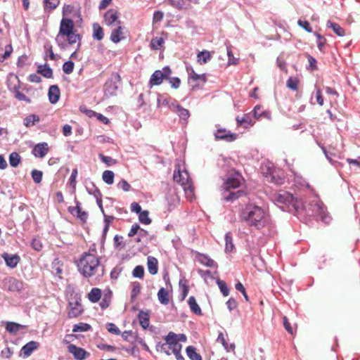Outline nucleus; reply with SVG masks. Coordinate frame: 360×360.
Wrapping results in <instances>:
<instances>
[{
    "mask_svg": "<svg viewBox=\"0 0 360 360\" xmlns=\"http://www.w3.org/2000/svg\"><path fill=\"white\" fill-rule=\"evenodd\" d=\"M78 271L83 276L99 281L103 276L104 266L101 263V258L96 255V250H89L83 252L77 262Z\"/></svg>",
    "mask_w": 360,
    "mask_h": 360,
    "instance_id": "1",
    "label": "nucleus"
},
{
    "mask_svg": "<svg viewBox=\"0 0 360 360\" xmlns=\"http://www.w3.org/2000/svg\"><path fill=\"white\" fill-rule=\"evenodd\" d=\"M239 220L249 227L262 229L269 222V215L259 205H248L239 213Z\"/></svg>",
    "mask_w": 360,
    "mask_h": 360,
    "instance_id": "2",
    "label": "nucleus"
},
{
    "mask_svg": "<svg viewBox=\"0 0 360 360\" xmlns=\"http://www.w3.org/2000/svg\"><path fill=\"white\" fill-rule=\"evenodd\" d=\"M174 181L179 184L185 193L187 199L193 200L195 198V188L184 163L176 162L173 172Z\"/></svg>",
    "mask_w": 360,
    "mask_h": 360,
    "instance_id": "3",
    "label": "nucleus"
},
{
    "mask_svg": "<svg viewBox=\"0 0 360 360\" xmlns=\"http://www.w3.org/2000/svg\"><path fill=\"white\" fill-rule=\"evenodd\" d=\"M242 179V176L237 173L233 177H229L224 181L223 184V188L224 190L223 198L226 201H233V200L238 199L239 196L245 193L243 191H230L231 189L239 188Z\"/></svg>",
    "mask_w": 360,
    "mask_h": 360,
    "instance_id": "4",
    "label": "nucleus"
},
{
    "mask_svg": "<svg viewBox=\"0 0 360 360\" xmlns=\"http://www.w3.org/2000/svg\"><path fill=\"white\" fill-rule=\"evenodd\" d=\"M273 200L278 204L286 205L289 210L290 207L294 210H298L301 205V202L295 199L292 193L288 191H280L273 195Z\"/></svg>",
    "mask_w": 360,
    "mask_h": 360,
    "instance_id": "5",
    "label": "nucleus"
},
{
    "mask_svg": "<svg viewBox=\"0 0 360 360\" xmlns=\"http://www.w3.org/2000/svg\"><path fill=\"white\" fill-rule=\"evenodd\" d=\"M75 28V22L70 18L63 17L59 26V32L56 37V41H59L61 37H66L67 40Z\"/></svg>",
    "mask_w": 360,
    "mask_h": 360,
    "instance_id": "6",
    "label": "nucleus"
},
{
    "mask_svg": "<svg viewBox=\"0 0 360 360\" xmlns=\"http://www.w3.org/2000/svg\"><path fill=\"white\" fill-rule=\"evenodd\" d=\"M172 71L169 67H165L162 70H155V72L151 75L149 79V84L150 86L153 85H159L162 83L163 79L168 77L170 75Z\"/></svg>",
    "mask_w": 360,
    "mask_h": 360,
    "instance_id": "7",
    "label": "nucleus"
},
{
    "mask_svg": "<svg viewBox=\"0 0 360 360\" xmlns=\"http://www.w3.org/2000/svg\"><path fill=\"white\" fill-rule=\"evenodd\" d=\"M104 22L108 26H116L120 23V13L115 8L107 10L103 15Z\"/></svg>",
    "mask_w": 360,
    "mask_h": 360,
    "instance_id": "8",
    "label": "nucleus"
},
{
    "mask_svg": "<svg viewBox=\"0 0 360 360\" xmlns=\"http://www.w3.org/2000/svg\"><path fill=\"white\" fill-rule=\"evenodd\" d=\"M68 210L70 213L72 214L73 215H75L82 223H86L87 219L89 218V213L86 212V211H84L82 210L80 201L76 200L75 206L69 207Z\"/></svg>",
    "mask_w": 360,
    "mask_h": 360,
    "instance_id": "9",
    "label": "nucleus"
},
{
    "mask_svg": "<svg viewBox=\"0 0 360 360\" xmlns=\"http://www.w3.org/2000/svg\"><path fill=\"white\" fill-rule=\"evenodd\" d=\"M165 340L166 342L165 345H168L169 349H172V353L175 354V352H177V349L179 348L178 335L173 333V331H170L168 335L165 337ZM165 345H162V347L164 348Z\"/></svg>",
    "mask_w": 360,
    "mask_h": 360,
    "instance_id": "10",
    "label": "nucleus"
},
{
    "mask_svg": "<svg viewBox=\"0 0 360 360\" xmlns=\"http://www.w3.org/2000/svg\"><path fill=\"white\" fill-rule=\"evenodd\" d=\"M68 350L77 360L85 359V358L89 357L90 355V353L86 349H83V347H77L75 345H68Z\"/></svg>",
    "mask_w": 360,
    "mask_h": 360,
    "instance_id": "11",
    "label": "nucleus"
},
{
    "mask_svg": "<svg viewBox=\"0 0 360 360\" xmlns=\"http://www.w3.org/2000/svg\"><path fill=\"white\" fill-rule=\"evenodd\" d=\"M49 150V146L47 142H40L33 148L32 154L36 156V158H43L46 155Z\"/></svg>",
    "mask_w": 360,
    "mask_h": 360,
    "instance_id": "12",
    "label": "nucleus"
},
{
    "mask_svg": "<svg viewBox=\"0 0 360 360\" xmlns=\"http://www.w3.org/2000/svg\"><path fill=\"white\" fill-rule=\"evenodd\" d=\"M186 71L188 75V82H201L204 84L207 80L206 74H197L192 67H187Z\"/></svg>",
    "mask_w": 360,
    "mask_h": 360,
    "instance_id": "13",
    "label": "nucleus"
},
{
    "mask_svg": "<svg viewBox=\"0 0 360 360\" xmlns=\"http://www.w3.org/2000/svg\"><path fill=\"white\" fill-rule=\"evenodd\" d=\"M214 136L216 139H219V140H225L228 141V142H231V141L236 140L237 138L236 134H233V132L229 131V130L224 129H217Z\"/></svg>",
    "mask_w": 360,
    "mask_h": 360,
    "instance_id": "14",
    "label": "nucleus"
},
{
    "mask_svg": "<svg viewBox=\"0 0 360 360\" xmlns=\"http://www.w3.org/2000/svg\"><path fill=\"white\" fill-rule=\"evenodd\" d=\"M83 312V308L79 302H70L68 306V316L69 318H77Z\"/></svg>",
    "mask_w": 360,
    "mask_h": 360,
    "instance_id": "15",
    "label": "nucleus"
},
{
    "mask_svg": "<svg viewBox=\"0 0 360 360\" xmlns=\"http://www.w3.org/2000/svg\"><path fill=\"white\" fill-rule=\"evenodd\" d=\"M171 4L179 10L191 8L192 4H199L200 0H169Z\"/></svg>",
    "mask_w": 360,
    "mask_h": 360,
    "instance_id": "16",
    "label": "nucleus"
},
{
    "mask_svg": "<svg viewBox=\"0 0 360 360\" xmlns=\"http://www.w3.org/2000/svg\"><path fill=\"white\" fill-rule=\"evenodd\" d=\"M48 96L50 103H56L60 98V89L57 84L49 87Z\"/></svg>",
    "mask_w": 360,
    "mask_h": 360,
    "instance_id": "17",
    "label": "nucleus"
},
{
    "mask_svg": "<svg viewBox=\"0 0 360 360\" xmlns=\"http://www.w3.org/2000/svg\"><path fill=\"white\" fill-rule=\"evenodd\" d=\"M110 38L114 43H119V41H120V40H122V38H124L123 28L122 26V22L120 19L119 24L116 25L115 29L112 30Z\"/></svg>",
    "mask_w": 360,
    "mask_h": 360,
    "instance_id": "18",
    "label": "nucleus"
},
{
    "mask_svg": "<svg viewBox=\"0 0 360 360\" xmlns=\"http://www.w3.org/2000/svg\"><path fill=\"white\" fill-rule=\"evenodd\" d=\"M1 257L5 260L6 264L11 267H15L20 261V257L18 255H10L4 252Z\"/></svg>",
    "mask_w": 360,
    "mask_h": 360,
    "instance_id": "19",
    "label": "nucleus"
},
{
    "mask_svg": "<svg viewBox=\"0 0 360 360\" xmlns=\"http://www.w3.org/2000/svg\"><path fill=\"white\" fill-rule=\"evenodd\" d=\"M158 260L155 257L148 256L147 257L148 271L150 274H156L158 271Z\"/></svg>",
    "mask_w": 360,
    "mask_h": 360,
    "instance_id": "20",
    "label": "nucleus"
},
{
    "mask_svg": "<svg viewBox=\"0 0 360 360\" xmlns=\"http://www.w3.org/2000/svg\"><path fill=\"white\" fill-rule=\"evenodd\" d=\"M92 37L94 39L102 40L104 38V30L98 22L92 24Z\"/></svg>",
    "mask_w": 360,
    "mask_h": 360,
    "instance_id": "21",
    "label": "nucleus"
},
{
    "mask_svg": "<svg viewBox=\"0 0 360 360\" xmlns=\"http://www.w3.org/2000/svg\"><path fill=\"white\" fill-rule=\"evenodd\" d=\"M102 297V290L99 288H93L89 292L87 297L91 302H99Z\"/></svg>",
    "mask_w": 360,
    "mask_h": 360,
    "instance_id": "22",
    "label": "nucleus"
},
{
    "mask_svg": "<svg viewBox=\"0 0 360 360\" xmlns=\"http://www.w3.org/2000/svg\"><path fill=\"white\" fill-rule=\"evenodd\" d=\"M82 38V35L79 34V33H77V31L75 27L74 30H71V34H70L68 39V42L70 45H73V44L78 43L77 49H79L81 46Z\"/></svg>",
    "mask_w": 360,
    "mask_h": 360,
    "instance_id": "23",
    "label": "nucleus"
},
{
    "mask_svg": "<svg viewBox=\"0 0 360 360\" xmlns=\"http://www.w3.org/2000/svg\"><path fill=\"white\" fill-rule=\"evenodd\" d=\"M158 297L160 304H168L170 300V296L168 290L165 288H160L158 292Z\"/></svg>",
    "mask_w": 360,
    "mask_h": 360,
    "instance_id": "24",
    "label": "nucleus"
},
{
    "mask_svg": "<svg viewBox=\"0 0 360 360\" xmlns=\"http://www.w3.org/2000/svg\"><path fill=\"white\" fill-rule=\"evenodd\" d=\"M197 259L199 261L201 264L206 265L207 266H217V264L215 263L214 260L210 258L207 255L205 254H198Z\"/></svg>",
    "mask_w": 360,
    "mask_h": 360,
    "instance_id": "25",
    "label": "nucleus"
},
{
    "mask_svg": "<svg viewBox=\"0 0 360 360\" xmlns=\"http://www.w3.org/2000/svg\"><path fill=\"white\" fill-rule=\"evenodd\" d=\"M37 72L42 75L44 77L51 79L53 77V71L49 65H39L37 67Z\"/></svg>",
    "mask_w": 360,
    "mask_h": 360,
    "instance_id": "26",
    "label": "nucleus"
},
{
    "mask_svg": "<svg viewBox=\"0 0 360 360\" xmlns=\"http://www.w3.org/2000/svg\"><path fill=\"white\" fill-rule=\"evenodd\" d=\"M39 345V343L36 342V341H30V342L27 343L25 345H23L22 348V352L24 356H30V354L33 352V350L36 349Z\"/></svg>",
    "mask_w": 360,
    "mask_h": 360,
    "instance_id": "27",
    "label": "nucleus"
},
{
    "mask_svg": "<svg viewBox=\"0 0 360 360\" xmlns=\"http://www.w3.org/2000/svg\"><path fill=\"white\" fill-rule=\"evenodd\" d=\"M138 318L141 326L143 328H148L150 325V315L146 311H141L138 314Z\"/></svg>",
    "mask_w": 360,
    "mask_h": 360,
    "instance_id": "28",
    "label": "nucleus"
},
{
    "mask_svg": "<svg viewBox=\"0 0 360 360\" xmlns=\"http://www.w3.org/2000/svg\"><path fill=\"white\" fill-rule=\"evenodd\" d=\"M13 49L11 44H7L3 47L0 46V61H5L12 53Z\"/></svg>",
    "mask_w": 360,
    "mask_h": 360,
    "instance_id": "29",
    "label": "nucleus"
},
{
    "mask_svg": "<svg viewBox=\"0 0 360 360\" xmlns=\"http://www.w3.org/2000/svg\"><path fill=\"white\" fill-rule=\"evenodd\" d=\"M217 341L221 343L226 352H231V350L236 349V345H234V343H231V345H229L223 333H219L217 338Z\"/></svg>",
    "mask_w": 360,
    "mask_h": 360,
    "instance_id": "30",
    "label": "nucleus"
},
{
    "mask_svg": "<svg viewBox=\"0 0 360 360\" xmlns=\"http://www.w3.org/2000/svg\"><path fill=\"white\" fill-rule=\"evenodd\" d=\"M188 303L191 311L196 314H202V309L198 304L194 296H190Z\"/></svg>",
    "mask_w": 360,
    "mask_h": 360,
    "instance_id": "31",
    "label": "nucleus"
},
{
    "mask_svg": "<svg viewBox=\"0 0 360 360\" xmlns=\"http://www.w3.org/2000/svg\"><path fill=\"white\" fill-rule=\"evenodd\" d=\"M173 108V110L177 112L180 118H182L184 120H186V119L189 118L190 112L189 110H186V108H182V106L179 105V104L174 105Z\"/></svg>",
    "mask_w": 360,
    "mask_h": 360,
    "instance_id": "32",
    "label": "nucleus"
},
{
    "mask_svg": "<svg viewBox=\"0 0 360 360\" xmlns=\"http://www.w3.org/2000/svg\"><path fill=\"white\" fill-rule=\"evenodd\" d=\"M236 120L238 126H244L245 128H248L249 126H252L253 124L252 118H250L249 115H247V114L242 117L237 116Z\"/></svg>",
    "mask_w": 360,
    "mask_h": 360,
    "instance_id": "33",
    "label": "nucleus"
},
{
    "mask_svg": "<svg viewBox=\"0 0 360 360\" xmlns=\"http://www.w3.org/2000/svg\"><path fill=\"white\" fill-rule=\"evenodd\" d=\"M131 300L134 302V299H136L141 292V285L139 282L135 281L131 284Z\"/></svg>",
    "mask_w": 360,
    "mask_h": 360,
    "instance_id": "34",
    "label": "nucleus"
},
{
    "mask_svg": "<svg viewBox=\"0 0 360 360\" xmlns=\"http://www.w3.org/2000/svg\"><path fill=\"white\" fill-rule=\"evenodd\" d=\"M211 58L212 55L210 52H209V51H202L201 52L198 53V63H199L200 65H202V63H208Z\"/></svg>",
    "mask_w": 360,
    "mask_h": 360,
    "instance_id": "35",
    "label": "nucleus"
},
{
    "mask_svg": "<svg viewBox=\"0 0 360 360\" xmlns=\"http://www.w3.org/2000/svg\"><path fill=\"white\" fill-rule=\"evenodd\" d=\"M60 3V0H44V8L48 12L54 10Z\"/></svg>",
    "mask_w": 360,
    "mask_h": 360,
    "instance_id": "36",
    "label": "nucleus"
},
{
    "mask_svg": "<svg viewBox=\"0 0 360 360\" xmlns=\"http://www.w3.org/2000/svg\"><path fill=\"white\" fill-rule=\"evenodd\" d=\"M300 82V80L297 77H290L286 82V86L293 91H297Z\"/></svg>",
    "mask_w": 360,
    "mask_h": 360,
    "instance_id": "37",
    "label": "nucleus"
},
{
    "mask_svg": "<svg viewBox=\"0 0 360 360\" xmlns=\"http://www.w3.org/2000/svg\"><path fill=\"white\" fill-rule=\"evenodd\" d=\"M186 352L188 357L192 360H202V356L197 352L195 347L190 345L186 347Z\"/></svg>",
    "mask_w": 360,
    "mask_h": 360,
    "instance_id": "38",
    "label": "nucleus"
},
{
    "mask_svg": "<svg viewBox=\"0 0 360 360\" xmlns=\"http://www.w3.org/2000/svg\"><path fill=\"white\" fill-rule=\"evenodd\" d=\"M39 120V116L35 115V114H31V115H28L24 119V124L26 127L34 126Z\"/></svg>",
    "mask_w": 360,
    "mask_h": 360,
    "instance_id": "39",
    "label": "nucleus"
},
{
    "mask_svg": "<svg viewBox=\"0 0 360 360\" xmlns=\"http://www.w3.org/2000/svg\"><path fill=\"white\" fill-rule=\"evenodd\" d=\"M23 287L22 281H19L17 278H10L9 280V290H21Z\"/></svg>",
    "mask_w": 360,
    "mask_h": 360,
    "instance_id": "40",
    "label": "nucleus"
},
{
    "mask_svg": "<svg viewBox=\"0 0 360 360\" xmlns=\"http://www.w3.org/2000/svg\"><path fill=\"white\" fill-rule=\"evenodd\" d=\"M102 179L108 184H112L115 179V173L112 171H105L102 174Z\"/></svg>",
    "mask_w": 360,
    "mask_h": 360,
    "instance_id": "41",
    "label": "nucleus"
},
{
    "mask_svg": "<svg viewBox=\"0 0 360 360\" xmlns=\"http://www.w3.org/2000/svg\"><path fill=\"white\" fill-rule=\"evenodd\" d=\"M21 158L18 152H12L9 156V162L13 167H16L20 162Z\"/></svg>",
    "mask_w": 360,
    "mask_h": 360,
    "instance_id": "42",
    "label": "nucleus"
},
{
    "mask_svg": "<svg viewBox=\"0 0 360 360\" xmlns=\"http://www.w3.org/2000/svg\"><path fill=\"white\" fill-rule=\"evenodd\" d=\"M226 240V251H233L234 249V244L233 242V236L231 233L228 232L225 235Z\"/></svg>",
    "mask_w": 360,
    "mask_h": 360,
    "instance_id": "43",
    "label": "nucleus"
},
{
    "mask_svg": "<svg viewBox=\"0 0 360 360\" xmlns=\"http://www.w3.org/2000/svg\"><path fill=\"white\" fill-rule=\"evenodd\" d=\"M91 328V326L89 325V323H77L76 325H74L72 331L73 332H84V331H89Z\"/></svg>",
    "mask_w": 360,
    "mask_h": 360,
    "instance_id": "44",
    "label": "nucleus"
},
{
    "mask_svg": "<svg viewBox=\"0 0 360 360\" xmlns=\"http://www.w3.org/2000/svg\"><path fill=\"white\" fill-rule=\"evenodd\" d=\"M328 26L332 27L333 32L336 33L337 35L343 36L345 34V30L341 27V25H338V23H333L328 21Z\"/></svg>",
    "mask_w": 360,
    "mask_h": 360,
    "instance_id": "45",
    "label": "nucleus"
},
{
    "mask_svg": "<svg viewBox=\"0 0 360 360\" xmlns=\"http://www.w3.org/2000/svg\"><path fill=\"white\" fill-rule=\"evenodd\" d=\"M22 328L21 325L17 323H13V321H8L6 325V329L11 333H16L19 331L20 328Z\"/></svg>",
    "mask_w": 360,
    "mask_h": 360,
    "instance_id": "46",
    "label": "nucleus"
},
{
    "mask_svg": "<svg viewBox=\"0 0 360 360\" xmlns=\"http://www.w3.org/2000/svg\"><path fill=\"white\" fill-rule=\"evenodd\" d=\"M139 219L141 221V223L146 224L147 225L148 224H150L152 221L151 219L149 217L148 211H143L142 209H141V214L139 216Z\"/></svg>",
    "mask_w": 360,
    "mask_h": 360,
    "instance_id": "47",
    "label": "nucleus"
},
{
    "mask_svg": "<svg viewBox=\"0 0 360 360\" xmlns=\"http://www.w3.org/2000/svg\"><path fill=\"white\" fill-rule=\"evenodd\" d=\"M165 40L163 37H153L150 41V47L153 49H159L163 45Z\"/></svg>",
    "mask_w": 360,
    "mask_h": 360,
    "instance_id": "48",
    "label": "nucleus"
},
{
    "mask_svg": "<svg viewBox=\"0 0 360 360\" xmlns=\"http://www.w3.org/2000/svg\"><path fill=\"white\" fill-rule=\"evenodd\" d=\"M117 89V86L115 84H113L112 81H107V82L105 84V93H108L110 95H112V94H115Z\"/></svg>",
    "mask_w": 360,
    "mask_h": 360,
    "instance_id": "49",
    "label": "nucleus"
},
{
    "mask_svg": "<svg viewBox=\"0 0 360 360\" xmlns=\"http://www.w3.org/2000/svg\"><path fill=\"white\" fill-rule=\"evenodd\" d=\"M217 284L218 285L223 295L228 296V295L229 294V288H228L226 282L222 281V280H220V278H218V280L217 281Z\"/></svg>",
    "mask_w": 360,
    "mask_h": 360,
    "instance_id": "50",
    "label": "nucleus"
},
{
    "mask_svg": "<svg viewBox=\"0 0 360 360\" xmlns=\"http://www.w3.org/2000/svg\"><path fill=\"white\" fill-rule=\"evenodd\" d=\"M75 68V63L72 62V60H68V62L64 63L63 65V71L66 73V75H70L74 71Z\"/></svg>",
    "mask_w": 360,
    "mask_h": 360,
    "instance_id": "51",
    "label": "nucleus"
},
{
    "mask_svg": "<svg viewBox=\"0 0 360 360\" xmlns=\"http://www.w3.org/2000/svg\"><path fill=\"white\" fill-rule=\"evenodd\" d=\"M99 158L107 166L115 165L117 162V160L113 159L112 157H107V155H100Z\"/></svg>",
    "mask_w": 360,
    "mask_h": 360,
    "instance_id": "52",
    "label": "nucleus"
},
{
    "mask_svg": "<svg viewBox=\"0 0 360 360\" xmlns=\"http://www.w3.org/2000/svg\"><path fill=\"white\" fill-rule=\"evenodd\" d=\"M78 171L77 169H74L69 179V184L72 187L73 191H75L76 190V178L77 176Z\"/></svg>",
    "mask_w": 360,
    "mask_h": 360,
    "instance_id": "53",
    "label": "nucleus"
},
{
    "mask_svg": "<svg viewBox=\"0 0 360 360\" xmlns=\"http://www.w3.org/2000/svg\"><path fill=\"white\" fill-rule=\"evenodd\" d=\"M32 176L34 181L37 184H39L42 180L43 172L39 171V169H33L32 172Z\"/></svg>",
    "mask_w": 360,
    "mask_h": 360,
    "instance_id": "54",
    "label": "nucleus"
},
{
    "mask_svg": "<svg viewBox=\"0 0 360 360\" xmlns=\"http://www.w3.org/2000/svg\"><path fill=\"white\" fill-rule=\"evenodd\" d=\"M106 328L110 333L116 334L118 335V334L121 333V331L120 330L119 328L117 327L115 323H108L106 325Z\"/></svg>",
    "mask_w": 360,
    "mask_h": 360,
    "instance_id": "55",
    "label": "nucleus"
},
{
    "mask_svg": "<svg viewBox=\"0 0 360 360\" xmlns=\"http://www.w3.org/2000/svg\"><path fill=\"white\" fill-rule=\"evenodd\" d=\"M145 273V270L143 266H136L134 268L133 270V276L135 277H139V278H142L143 277Z\"/></svg>",
    "mask_w": 360,
    "mask_h": 360,
    "instance_id": "56",
    "label": "nucleus"
},
{
    "mask_svg": "<svg viewBox=\"0 0 360 360\" xmlns=\"http://www.w3.org/2000/svg\"><path fill=\"white\" fill-rule=\"evenodd\" d=\"M298 25L301 26V27H303V29L305 30L309 33H311V32H312V28L309 21H307V20H298Z\"/></svg>",
    "mask_w": 360,
    "mask_h": 360,
    "instance_id": "57",
    "label": "nucleus"
},
{
    "mask_svg": "<svg viewBox=\"0 0 360 360\" xmlns=\"http://www.w3.org/2000/svg\"><path fill=\"white\" fill-rule=\"evenodd\" d=\"M227 56L229 58L228 63L229 65H237L238 63V59L236 58V57L233 56L231 49H227Z\"/></svg>",
    "mask_w": 360,
    "mask_h": 360,
    "instance_id": "58",
    "label": "nucleus"
},
{
    "mask_svg": "<svg viewBox=\"0 0 360 360\" xmlns=\"http://www.w3.org/2000/svg\"><path fill=\"white\" fill-rule=\"evenodd\" d=\"M316 36L317 37V46L319 50H323L326 43V39L324 37H322V35L319 34V33H316Z\"/></svg>",
    "mask_w": 360,
    "mask_h": 360,
    "instance_id": "59",
    "label": "nucleus"
},
{
    "mask_svg": "<svg viewBox=\"0 0 360 360\" xmlns=\"http://www.w3.org/2000/svg\"><path fill=\"white\" fill-rule=\"evenodd\" d=\"M72 12H74V6L67 5V4L63 6L62 11L63 16L66 18V15H69V14L72 13Z\"/></svg>",
    "mask_w": 360,
    "mask_h": 360,
    "instance_id": "60",
    "label": "nucleus"
},
{
    "mask_svg": "<svg viewBox=\"0 0 360 360\" xmlns=\"http://www.w3.org/2000/svg\"><path fill=\"white\" fill-rule=\"evenodd\" d=\"M307 60H308L309 68L311 69V70L317 69V66H316L317 61H316V59L314 58V57L311 56V55H309V54H307Z\"/></svg>",
    "mask_w": 360,
    "mask_h": 360,
    "instance_id": "61",
    "label": "nucleus"
},
{
    "mask_svg": "<svg viewBox=\"0 0 360 360\" xmlns=\"http://www.w3.org/2000/svg\"><path fill=\"white\" fill-rule=\"evenodd\" d=\"M119 188H121L124 191H129L131 188L130 184L128 183L127 181H125V179H122L118 185Z\"/></svg>",
    "mask_w": 360,
    "mask_h": 360,
    "instance_id": "62",
    "label": "nucleus"
},
{
    "mask_svg": "<svg viewBox=\"0 0 360 360\" xmlns=\"http://www.w3.org/2000/svg\"><path fill=\"white\" fill-rule=\"evenodd\" d=\"M226 305L229 310H233V309H236L238 307V302L236 298L231 297L226 302Z\"/></svg>",
    "mask_w": 360,
    "mask_h": 360,
    "instance_id": "63",
    "label": "nucleus"
},
{
    "mask_svg": "<svg viewBox=\"0 0 360 360\" xmlns=\"http://www.w3.org/2000/svg\"><path fill=\"white\" fill-rule=\"evenodd\" d=\"M169 83L172 87L178 89L181 84V79L178 78V77H173L169 78Z\"/></svg>",
    "mask_w": 360,
    "mask_h": 360,
    "instance_id": "64",
    "label": "nucleus"
}]
</instances>
